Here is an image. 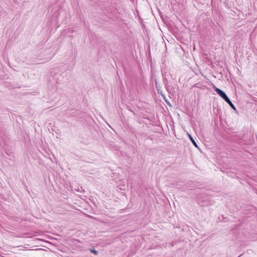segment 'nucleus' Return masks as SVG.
Wrapping results in <instances>:
<instances>
[{"label":"nucleus","mask_w":257,"mask_h":257,"mask_svg":"<svg viewBox=\"0 0 257 257\" xmlns=\"http://www.w3.org/2000/svg\"><path fill=\"white\" fill-rule=\"evenodd\" d=\"M216 93L221 97L234 110H236L235 106L231 102L229 98L228 97L227 95L225 94L224 92L220 89L218 88L215 87V89Z\"/></svg>","instance_id":"nucleus-1"},{"label":"nucleus","mask_w":257,"mask_h":257,"mask_svg":"<svg viewBox=\"0 0 257 257\" xmlns=\"http://www.w3.org/2000/svg\"><path fill=\"white\" fill-rule=\"evenodd\" d=\"M188 136H189V138L190 141L192 142V143L194 145V146L198 148V147L196 142L194 140L193 137L191 136V135L188 134Z\"/></svg>","instance_id":"nucleus-2"},{"label":"nucleus","mask_w":257,"mask_h":257,"mask_svg":"<svg viewBox=\"0 0 257 257\" xmlns=\"http://www.w3.org/2000/svg\"><path fill=\"white\" fill-rule=\"evenodd\" d=\"M90 251L92 253H94V254H97L98 252L97 250H95V249H90Z\"/></svg>","instance_id":"nucleus-3"}]
</instances>
